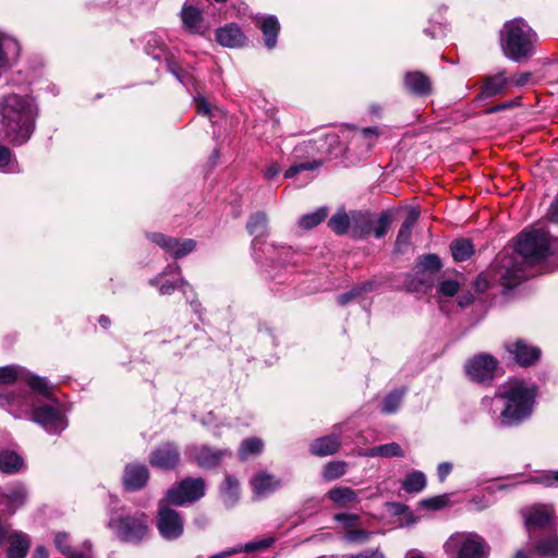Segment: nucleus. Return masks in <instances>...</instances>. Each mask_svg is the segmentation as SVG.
Masks as SVG:
<instances>
[{"mask_svg":"<svg viewBox=\"0 0 558 558\" xmlns=\"http://www.w3.org/2000/svg\"><path fill=\"white\" fill-rule=\"evenodd\" d=\"M548 251L549 236L545 229L523 231L518 236L515 252L498 256L501 284L509 289L520 284L530 276L527 267L545 258Z\"/></svg>","mask_w":558,"mask_h":558,"instance_id":"nucleus-1","label":"nucleus"},{"mask_svg":"<svg viewBox=\"0 0 558 558\" xmlns=\"http://www.w3.org/2000/svg\"><path fill=\"white\" fill-rule=\"evenodd\" d=\"M51 386L47 393L29 392L27 397H14L0 392V407H5L16 418L31 415V420L49 434H60L68 426L61 403L51 397Z\"/></svg>","mask_w":558,"mask_h":558,"instance_id":"nucleus-2","label":"nucleus"},{"mask_svg":"<svg viewBox=\"0 0 558 558\" xmlns=\"http://www.w3.org/2000/svg\"><path fill=\"white\" fill-rule=\"evenodd\" d=\"M37 107L27 96L9 94L0 101L1 133L14 145L26 143L34 130Z\"/></svg>","mask_w":558,"mask_h":558,"instance_id":"nucleus-3","label":"nucleus"},{"mask_svg":"<svg viewBox=\"0 0 558 558\" xmlns=\"http://www.w3.org/2000/svg\"><path fill=\"white\" fill-rule=\"evenodd\" d=\"M537 389L534 385L513 378L498 388L493 401L502 403L499 420L504 426L521 423L532 414Z\"/></svg>","mask_w":558,"mask_h":558,"instance_id":"nucleus-4","label":"nucleus"},{"mask_svg":"<svg viewBox=\"0 0 558 558\" xmlns=\"http://www.w3.org/2000/svg\"><path fill=\"white\" fill-rule=\"evenodd\" d=\"M537 36L522 19H513L500 31V47L504 54L513 61L526 59L533 54Z\"/></svg>","mask_w":558,"mask_h":558,"instance_id":"nucleus-5","label":"nucleus"},{"mask_svg":"<svg viewBox=\"0 0 558 558\" xmlns=\"http://www.w3.org/2000/svg\"><path fill=\"white\" fill-rule=\"evenodd\" d=\"M449 558H488L489 546L482 536L472 532L453 533L444 544Z\"/></svg>","mask_w":558,"mask_h":558,"instance_id":"nucleus-6","label":"nucleus"},{"mask_svg":"<svg viewBox=\"0 0 558 558\" xmlns=\"http://www.w3.org/2000/svg\"><path fill=\"white\" fill-rule=\"evenodd\" d=\"M17 383L28 385L32 392L47 393L48 381L44 377L35 376L20 365H7L0 367V392L14 397H27L28 393H17L15 391H7L3 387Z\"/></svg>","mask_w":558,"mask_h":558,"instance_id":"nucleus-7","label":"nucleus"},{"mask_svg":"<svg viewBox=\"0 0 558 558\" xmlns=\"http://www.w3.org/2000/svg\"><path fill=\"white\" fill-rule=\"evenodd\" d=\"M110 526L122 541L136 543L148 533V517L145 513L121 515L112 519Z\"/></svg>","mask_w":558,"mask_h":558,"instance_id":"nucleus-8","label":"nucleus"},{"mask_svg":"<svg viewBox=\"0 0 558 558\" xmlns=\"http://www.w3.org/2000/svg\"><path fill=\"white\" fill-rule=\"evenodd\" d=\"M205 495V482L202 478H185L178 487L167 492L166 500L175 506L194 502Z\"/></svg>","mask_w":558,"mask_h":558,"instance_id":"nucleus-9","label":"nucleus"},{"mask_svg":"<svg viewBox=\"0 0 558 558\" xmlns=\"http://www.w3.org/2000/svg\"><path fill=\"white\" fill-rule=\"evenodd\" d=\"M28 490L24 483L14 482L0 486V513L12 515L26 504Z\"/></svg>","mask_w":558,"mask_h":558,"instance_id":"nucleus-10","label":"nucleus"},{"mask_svg":"<svg viewBox=\"0 0 558 558\" xmlns=\"http://www.w3.org/2000/svg\"><path fill=\"white\" fill-rule=\"evenodd\" d=\"M497 367V361L488 354H480L469 360L465 372L471 380L476 383L492 381Z\"/></svg>","mask_w":558,"mask_h":558,"instance_id":"nucleus-11","label":"nucleus"},{"mask_svg":"<svg viewBox=\"0 0 558 558\" xmlns=\"http://www.w3.org/2000/svg\"><path fill=\"white\" fill-rule=\"evenodd\" d=\"M8 544L9 558H25L29 547L27 536L11 530L9 524L0 521V545Z\"/></svg>","mask_w":558,"mask_h":558,"instance_id":"nucleus-12","label":"nucleus"},{"mask_svg":"<svg viewBox=\"0 0 558 558\" xmlns=\"http://www.w3.org/2000/svg\"><path fill=\"white\" fill-rule=\"evenodd\" d=\"M157 526L162 537L175 539L183 533V522L179 513L165 505H160Z\"/></svg>","mask_w":558,"mask_h":558,"instance_id":"nucleus-13","label":"nucleus"},{"mask_svg":"<svg viewBox=\"0 0 558 558\" xmlns=\"http://www.w3.org/2000/svg\"><path fill=\"white\" fill-rule=\"evenodd\" d=\"M151 242L159 245L166 252L174 256L175 258L183 257L194 251L196 243L192 239L177 240L168 238L161 233H153L149 235Z\"/></svg>","mask_w":558,"mask_h":558,"instance_id":"nucleus-14","label":"nucleus"},{"mask_svg":"<svg viewBox=\"0 0 558 558\" xmlns=\"http://www.w3.org/2000/svg\"><path fill=\"white\" fill-rule=\"evenodd\" d=\"M525 526L529 531L544 529L554 521V509L548 505H537L522 511Z\"/></svg>","mask_w":558,"mask_h":558,"instance_id":"nucleus-15","label":"nucleus"},{"mask_svg":"<svg viewBox=\"0 0 558 558\" xmlns=\"http://www.w3.org/2000/svg\"><path fill=\"white\" fill-rule=\"evenodd\" d=\"M149 461L155 468L170 470L179 463L180 453L175 445L163 444L151 452Z\"/></svg>","mask_w":558,"mask_h":558,"instance_id":"nucleus-16","label":"nucleus"},{"mask_svg":"<svg viewBox=\"0 0 558 558\" xmlns=\"http://www.w3.org/2000/svg\"><path fill=\"white\" fill-rule=\"evenodd\" d=\"M189 454L201 468L210 469L217 466L229 452L227 450H213L209 447L202 446L191 448Z\"/></svg>","mask_w":558,"mask_h":558,"instance_id":"nucleus-17","label":"nucleus"},{"mask_svg":"<svg viewBox=\"0 0 558 558\" xmlns=\"http://www.w3.org/2000/svg\"><path fill=\"white\" fill-rule=\"evenodd\" d=\"M507 350L513 355L514 360L523 366L533 364L541 356V351L538 348L527 345L522 340L508 343Z\"/></svg>","mask_w":558,"mask_h":558,"instance_id":"nucleus-18","label":"nucleus"},{"mask_svg":"<svg viewBox=\"0 0 558 558\" xmlns=\"http://www.w3.org/2000/svg\"><path fill=\"white\" fill-rule=\"evenodd\" d=\"M281 485V480L266 472H259L251 480L252 489L259 497H265L269 494H272L278 488H280Z\"/></svg>","mask_w":558,"mask_h":558,"instance_id":"nucleus-19","label":"nucleus"},{"mask_svg":"<svg viewBox=\"0 0 558 558\" xmlns=\"http://www.w3.org/2000/svg\"><path fill=\"white\" fill-rule=\"evenodd\" d=\"M217 41L225 47L236 48L243 46L245 36L236 24H227L216 34Z\"/></svg>","mask_w":558,"mask_h":558,"instance_id":"nucleus-20","label":"nucleus"},{"mask_svg":"<svg viewBox=\"0 0 558 558\" xmlns=\"http://www.w3.org/2000/svg\"><path fill=\"white\" fill-rule=\"evenodd\" d=\"M326 497L336 507L341 508L354 506L360 501L357 493L348 486H336L327 492Z\"/></svg>","mask_w":558,"mask_h":558,"instance_id":"nucleus-21","label":"nucleus"},{"mask_svg":"<svg viewBox=\"0 0 558 558\" xmlns=\"http://www.w3.org/2000/svg\"><path fill=\"white\" fill-rule=\"evenodd\" d=\"M149 473L145 465L131 464L125 468L123 481L128 489L137 490L148 481Z\"/></svg>","mask_w":558,"mask_h":558,"instance_id":"nucleus-22","label":"nucleus"},{"mask_svg":"<svg viewBox=\"0 0 558 558\" xmlns=\"http://www.w3.org/2000/svg\"><path fill=\"white\" fill-rule=\"evenodd\" d=\"M21 46L12 36L0 31V68L7 66L20 56Z\"/></svg>","mask_w":558,"mask_h":558,"instance_id":"nucleus-23","label":"nucleus"},{"mask_svg":"<svg viewBox=\"0 0 558 558\" xmlns=\"http://www.w3.org/2000/svg\"><path fill=\"white\" fill-rule=\"evenodd\" d=\"M340 447L339 437L329 435L315 439L310 446V451L315 456L326 457L336 453Z\"/></svg>","mask_w":558,"mask_h":558,"instance_id":"nucleus-24","label":"nucleus"},{"mask_svg":"<svg viewBox=\"0 0 558 558\" xmlns=\"http://www.w3.org/2000/svg\"><path fill=\"white\" fill-rule=\"evenodd\" d=\"M24 469V459L10 449L0 450V471L4 474H16Z\"/></svg>","mask_w":558,"mask_h":558,"instance_id":"nucleus-25","label":"nucleus"},{"mask_svg":"<svg viewBox=\"0 0 558 558\" xmlns=\"http://www.w3.org/2000/svg\"><path fill=\"white\" fill-rule=\"evenodd\" d=\"M404 84L409 90L417 95H428L432 92L429 78L421 72L405 74Z\"/></svg>","mask_w":558,"mask_h":558,"instance_id":"nucleus-26","label":"nucleus"},{"mask_svg":"<svg viewBox=\"0 0 558 558\" xmlns=\"http://www.w3.org/2000/svg\"><path fill=\"white\" fill-rule=\"evenodd\" d=\"M351 235L364 238L373 232V219L369 215L361 211H352Z\"/></svg>","mask_w":558,"mask_h":558,"instance_id":"nucleus-27","label":"nucleus"},{"mask_svg":"<svg viewBox=\"0 0 558 558\" xmlns=\"http://www.w3.org/2000/svg\"><path fill=\"white\" fill-rule=\"evenodd\" d=\"M263 35L265 37V44L267 48L272 49L277 44V36L280 29L279 21L276 16L269 15L263 17L258 23Z\"/></svg>","mask_w":558,"mask_h":558,"instance_id":"nucleus-28","label":"nucleus"},{"mask_svg":"<svg viewBox=\"0 0 558 558\" xmlns=\"http://www.w3.org/2000/svg\"><path fill=\"white\" fill-rule=\"evenodd\" d=\"M352 211L350 214L339 210L328 221V227L337 234L351 233Z\"/></svg>","mask_w":558,"mask_h":558,"instance_id":"nucleus-29","label":"nucleus"},{"mask_svg":"<svg viewBox=\"0 0 558 558\" xmlns=\"http://www.w3.org/2000/svg\"><path fill=\"white\" fill-rule=\"evenodd\" d=\"M221 496L227 507H233L240 497V485L238 480L227 475L221 487Z\"/></svg>","mask_w":558,"mask_h":558,"instance_id":"nucleus-30","label":"nucleus"},{"mask_svg":"<svg viewBox=\"0 0 558 558\" xmlns=\"http://www.w3.org/2000/svg\"><path fill=\"white\" fill-rule=\"evenodd\" d=\"M250 234L255 238L264 236L268 231V217L264 211L253 214L246 225Z\"/></svg>","mask_w":558,"mask_h":558,"instance_id":"nucleus-31","label":"nucleus"},{"mask_svg":"<svg viewBox=\"0 0 558 558\" xmlns=\"http://www.w3.org/2000/svg\"><path fill=\"white\" fill-rule=\"evenodd\" d=\"M365 457H404V452L401 447L397 442H390L381 446H376L367 449L366 451L360 453Z\"/></svg>","mask_w":558,"mask_h":558,"instance_id":"nucleus-32","label":"nucleus"},{"mask_svg":"<svg viewBox=\"0 0 558 558\" xmlns=\"http://www.w3.org/2000/svg\"><path fill=\"white\" fill-rule=\"evenodd\" d=\"M184 26L192 33H197L202 27V13L193 7H184L181 12Z\"/></svg>","mask_w":558,"mask_h":558,"instance_id":"nucleus-33","label":"nucleus"},{"mask_svg":"<svg viewBox=\"0 0 558 558\" xmlns=\"http://www.w3.org/2000/svg\"><path fill=\"white\" fill-rule=\"evenodd\" d=\"M450 251L456 262H463L470 258L474 253V248L471 241L466 239L453 241L450 245Z\"/></svg>","mask_w":558,"mask_h":558,"instance_id":"nucleus-34","label":"nucleus"},{"mask_svg":"<svg viewBox=\"0 0 558 558\" xmlns=\"http://www.w3.org/2000/svg\"><path fill=\"white\" fill-rule=\"evenodd\" d=\"M426 486V476L421 471H413L402 482V488L408 493H418Z\"/></svg>","mask_w":558,"mask_h":558,"instance_id":"nucleus-35","label":"nucleus"},{"mask_svg":"<svg viewBox=\"0 0 558 558\" xmlns=\"http://www.w3.org/2000/svg\"><path fill=\"white\" fill-rule=\"evenodd\" d=\"M264 444L260 439L252 437L243 440L239 449V456L241 460H246L252 456L262 452Z\"/></svg>","mask_w":558,"mask_h":558,"instance_id":"nucleus-36","label":"nucleus"},{"mask_svg":"<svg viewBox=\"0 0 558 558\" xmlns=\"http://www.w3.org/2000/svg\"><path fill=\"white\" fill-rule=\"evenodd\" d=\"M510 81L507 80L502 73L489 77L484 86V95L486 97L495 96L501 93Z\"/></svg>","mask_w":558,"mask_h":558,"instance_id":"nucleus-37","label":"nucleus"},{"mask_svg":"<svg viewBox=\"0 0 558 558\" xmlns=\"http://www.w3.org/2000/svg\"><path fill=\"white\" fill-rule=\"evenodd\" d=\"M535 550L538 555L549 558L558 557V535H553L546 539L541 541Z\"/></svg>","mask_w":558,"mask_h":558,"instance_id":"nucleus-38","label":"nucleus"},{"mask_svg":"<svg viewBox=\"0 0 558 558\" xmlns=\"http://www.w3.org/2000/svg\"><path fill=\"white\" fill-rule=\"evenodd\" d=\"M348 470V463L344 461H331L328 462L323 470V477L326 481H335L345 474Z\"/></svg>","mask_w":558,"mask_h":558,"instance_id":"nucleus-39","label":"nucleus"},{"mask_svg":"<svg viewBox=\"0 0 558 558\" xmlns=\"http://www.w3.org/2000/svg\"><path fill=\"white\" fill-rule=\"evenodd\" d=\"M69 541H70L69 534H66L64 532H59L54 536L56 547L63 555L68 556L69 558H92L90 556L85 555V554L74 553L69 545Z\"/></svg>","mask_w":558,"mask_h":558,"instance_id":"nucleus-40","label":"nucleus"},{"mask_svg":"<svg viewBox=\"0 0 558 558\" xmlns=\"http://www.w3.org/2000/svg\"><path fill=\"white\" fill-rule=\"evenodd\" d=\"M327 217V209L326 208H319L315 210L314 213L304 215L300 219V226L304 229H312L319 225L325 218Z\"/></svg>","mask_w":558,"mask_h":558,"instance_id":"nucleus-41","label":"nucleus"},{"mask_svg":"<svg viewBox=\"0 0 558 558\" xmlns=\"http://www.w3.org/2000/svg\"><path fill=\"white\" fill-rule=\"evenodd\" d=\"M402 397V390H396L389 393L383 401L381 411L388 414L396 412L401 404Z\"/></svg>","mask_w":558,"mask_h":558,"instance_id":"nucleus-42","label":"nucleus"},{"mask_svg":"<svg viewBox=\"0 0 558 558\" xmlns=\"http://www.w3.org/2000/svg\"><path fill=\"white\" fill-rule=\"evenodd\" d=\"M150 283L156 286L159 290V293L162 295L171 294L177 288V282L166 279V272L150 280Z\"/></svg>","mask_w":558,"mask_h":558,"instance_id":"nucleus-43","label":"nucleus"},{"mask_svg":"<svg viewBox=\"0 0 558 558\" xmlns=\"http://www.w3.org/2000/svg\"><path fill=\"white\" fill-rule=\"evenodd\" d=\"M460 286L461 283L458 280H442L438 286V293L447 298L453 296L458 293Z\"/></svg>","mask_w":558,"mask_h":558,"instance_id":"nucleus-44","label":"nucleus"},{"mask_svg":"<svg viewBox=\"0 0 558 558\" xmlns=\"http://www.w3.org/2000/svg\"><path fill=\"white\" fill-rule=\"evenodd\" d=\"M371 289H372L371 283H365L361 287L353 288L351 291L340 294L338 296V303L341 305H344L348 302H350L351 300L357 298L363 291H368Z\"/></svg>","mask_w":558,"mask_h":558,"instance_id":"nucleus-45","label":"nucleus"},{"mask_svg":"<svg viewBox=\"0 0 558 558\" xmlns=\"http://www.w3.org/2000/svg\"><path fill=\"white\" fill-rule=\"evenodd\" d=\"M275 542L274 537H265L259 541H253L247 544H245L244 547H242V551H256L262 550L270 547Z\"/></svg>","mask_w":558,"mask_h":558,"instance_id":"nucleus-46","label":"nucleus"},{"mask_svg":"<svg viewBox=\"0 0 558 558\" xmlns=\"http://www.w3.org/2000/svg\"><path fill=\"white\" fill-rule=\"evenodd\" d=\"M147 52L155 59H161L166 57V48L162 43H159L156 38L149 39L146 46Z\"/></svg>","mask_w":558,"mask_h":558,"instance_id":"nucleus-47","label":"nucleus"},{"mask_svg":"<svg viewBox=\"0 0 558 558\" xmlns=\"http://www.w3.org/2000/svg\"><path fill=\"white\" fill-rule=\"evenodd\" d=\"M420 265L424 270H438L441 267L440 259L435 254H428L420 259Z\"/></svg>","mask_w":558,"mask_h":558,"instance_id":"nucleus-48","label":"nucleus"},{"mask_svg":"<svg viewBox=\"0 0 558 558\" xmlns=\"http://www.w3.org/2000/svg\"><path fill=\"white\" fill-rule=\"evenodd\" d=\"M421 504H422V506H424L428 509L438 510V509L444 508L448 504V497L446 495H440V496L424 499L421 501Z\"/></svg>","mask_w":558,"mask_h":558,"instance_id":"nucleus-49","label":"nucleus"},{"mask_svg":"<svg viewBox=\"0 0 558 558\" xmlns=\"http://www.w3.org/2000/svg\"><path fill=\"white\" fill-rule=\"evenodd\" d=\"M390 222H391L390 218L387 215H383L377 220V226L376 227L373 226V231H374L375 236L378 239L383 238L387 233Z\"/></svg>","mask_w":558,"mask_h":558,"instance_id":"nucleus-50","label":"nucleus"},{"mask_svg":"<svg viewBox=\"0 0 558 558\" xmlns=\"http://www.w3.org/2000/svg\"><path fill=\"white\" fill-rule=\"evenodd\" d=\"M359 140L363 141L367 146H371L374 140L378 136L376 128H366L356 133Z\"/></svg>","mask_w":558,"mask_h":558,"instance_id":"nucleus-51","label":"nucleus"},{"mask_svg":"<svg viewBox=\"0 0 558 558\" xmlns=\"http://www.w3.org/2000/svg\"><path fill=\"white\" fill-rule=\"evenodd\" d=\"M197 112L207 117H213L215 112H218V108L213 107L205 98L199 97L196 99Z\"/></svg>","mask_w":558,"mask_h":558,"instance_id":"nucleus-52","label":"nucleus"},{"mask_svg":"<svg viewBox=\"0 0 558 558\" xmlns=\"http://www.w3.org/2000/svg\"><path fill=\"white\" fill-rule=\"evenodd\" d=\"M314 168H315V163H312V162H303V163L294 165V166L290 167L284 172V178L286 179H290V178L294 177L295 174H298L301 171L312 170Z\"/></svg>","mask_w":558,"mask_h":558,"instance_id":"nucleus-53","label":"nucleus"},{"mask_svg":"<svg viewBox=\"0 0 558 558\" xmlns=\"http://www.w3.org/2000/svg\"><path fill=\"white\" fill-rule=\"evenodd\" d=\"M369 534L363 530H349L347 532V538L350 542L363 543L367 541Z\"/></svg>","mask_w":558,"mask_h":558,"instance_id":"nucleus-54","label":"nucleus"},{"mask_svg":"<svg viewBox=\"0 0 558 558\" xmlns=\"http://www.w3.org/2000/svg\"><path fill=\"white\" fill-rule=\"evenodd\" d=\"M418 216H420V213L417 209H415V208L409 209L408 216L401 227L407 228L412 231L413 227L415 226V223L418 219Z\"/></svg>","mask_w":558,"mask_h":558,"instance_id":"nucleus-55","label":"nucleus"},{"mask_svg":"<svg viewBox=\"0 0 558 558\" xmlns=\"http://www.w3.org/2000/svg\"><path fill=\"white\" fill-rule=\"evenodd\" d=\"M12 161L11 150L5 146L0 145V169L11 166Z\"/></svg>","mask_w":558,"mask_h":558,"instance_id":"nucleus-56","label":"nucleus"},{"mask_svg":"<svg viewBox=\"0 0 558 558\" xmlns=\"http://www.w3.org/2000/svg\"><path fill=\"white\" fill-rule=\"evenodd\" d=\"M412 231L401 227L397 236L396 244L400 248L403 245H408L411 240Z\"/></svg>","mask_w":558,"mask_h":558,"instance_id":"nucleus-57","label":"nucleus"},{"mask_svg":"<svg viewBox=\"0 0 558 558\" xmlns=\"http://www.w3.org/2000/svg\"><path fill=\"white\" fill-rule=\"evenodd\" d=\"M452 471V464L449 462H442L437 468V475L439 480L442 482Z\"/></svg>","mask_w":558,"mask_h":558,"instance_id":"nucleus-58","label":"nucleus"},{"mask_svg":"<svg viewBox=\"0 0 558 558\" xmlns=\"http://www.w3.org/2000/svg\"><path fill=\"white\" fill-rule=\"evenodd\" d=\"M280 170L277 163H271L264 170V177L266 180H272L280 173Z\"/></svg>","mask_w":558,"mask_h":558,"instance_id":"nucleus-59","label":"nucleus"},{"mask_svg":"<svg viewBox=\"0 0 558 558\" xmlns=\"http://www.w3.org/2000/svg\"><path fill=\"white\" fill-rule=\"evenodd\" d=\"M335 520L338 522H343L345 526L349 527L353 525V523L357 520V517L353 514L339 513L335 515Z\"/></svg>","mask_w":558,"mask_h":558,"instance_id":"nucleus-60","label":"nucleus"},{"mask_svg":"<svg viewBox=\"0 0 558 558\" xmlns=\"http://www.w3.org/2000/svg\"><path fill=\"white\" fill-rule=\"evenodd\" d=\"M548 217L551 221L558 223V197L551 204L549 213H548Z\"/></svg>","mask_w":558,"mask_h":558,"instance_id":"nucleus-61","label":"nucleus"},{"mask_svg":"<svg viewBox=\"0 0 558 558\" xmlns=\"http://www.w3.org/2000/svg\"><path fill=\"white\" fill-rule=\"evenodd\" d=\"M33 558H48V551L44 546H37L34 550Z\"/></svg>","mask_w":558,"mask_h":558,"instance_id":"nucleus-62","label":"nucleus"},{"mask_svg":"<svg viewBox=\"0 0 558 558\" xmlns=\"http://www.w3.org/2000/svg\"><path fill=\"white\" fill-rule=\"evenodd\" d=\"M353 558H385V556L380 551L375 550V551H369V553H364V554L357 555Z\"/></svg>","mask_w":558,"mask_h":558,"instance_id":"nucleus-63","label":"nucleus"},{"mask_svg":"<svg viewBox=\"0 0 558 558\" xmlns=\"http://www.w3.org/2000/svg\"><path fill=\"white\" fill-rule=\"evenodd\" d=\"M530 76V73H522L518 77L512 78L511 82L515 85H524L529 81Z\"/></svg>","mask_w":558,"mask_h":558,"instance_id":"nucleus-64","label":"nucleus"}]
</instances>
